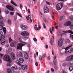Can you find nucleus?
<instances>
[{
    "label": "nucleus",
    "instance_id": "1",
    "mask_svg": "<svg viewBox=\"0 0 73 73\" xmlns=\"http://www.w3.org/2000/svg\"><path fill=\"white\" fill-rule=\"evenodd\" d=\"M22 39L21 38H19L18 39V40H19L20 42L22 43L18 44L17 49H21V50H22V47L23 46H24L26 44L25 42H24L21 40Z\"/></svg>",
    "mask_w": 73,
    "mask_h": 73
},
{
    "label": "nucleus",
    "instance_id": "2",
    "mask_svg": "<svg viewBox=\"0 0 73 73\" xmlns=\"http://www.w3.org/2000/svg\"><path fill=\"white\" fill-rule=\"evenodd\" d=\"M64 25L65 27H68L70 26L69 28L71 30L73 29V24H72V23L70 21H67L65 22L64 24Z\"/></svg>",
    "mask_w": 73,
    "mask_h": 73
},
{
    "label": "nucleus",
    "instance_id": "3",
    "mask_svg": "<svg viewBox=\"0 0 73 73\" xmlns=\"http://www.w3.org/2000/svg\"><path fill=\"white\" fill-rule=\"evenodd\" d=\"M3 60L6 62H9L10 63L12 62V59L10 58L9 56L8 55H6L4 56Z\"/></svg>",
    "mask_w": 73,
    "mask_h": 73
},
{
    "label": "nucleus",
    "instance_id": "4",
    "mask_svg": "<svg viewBox=\"0 0 73 73\" xmlns=\"http://www.w3.org/2000/svg\"><path fill=\"white\" fill-rule=\"evenodd\" d=\"M70 47H71V46H70L69 47H67L65 48H62L63 49H65V53H72V52H73V48H70Z\"/></svg>",
    "mask_w": 73,
    "mask_h": 73
},
{
    "label": "nucleus",
    "instance_id": "5",
    "mask_svg": "<svg viewBox=\"0 0 73 73\" xmlns=\"http://www.w3.org/2000/svg\"><path fill=\"white\" fill-rule=\"evenodd\" d=\"M63 5L64 4L62 2H61L58 4L56 6L57 9L58 10H60L62 9V7H63Z\"/></svg>",
    "mask_w": 73,
    "mask_h": 73
},
{
    "label": "nucleus",
    "instance_id": "6",
    "mask_svg": "<svg viewBox=\"0 0 73 73\" xmlns=\"http://www.w3.org/2000/svg\"><path fill=\"white\" fill-rule=\"evenodd\" d=\"M66 61H71L73 60V55H70L66 59Z\"/></svg>",
    "mask_w": 73,
    "mask_h": 73
},
{
    "label": "nucleus",
    "instance_id": "7",
    "mask_svg": "<svg viewBox=\"0 0 73 73\" xmlns=\"http://www.w3.org/2000/svg\"><path fill=\"white\" fill-rule=\"evenodd\" d=\"M63 41L61 39H60L58 42V45L59 47H61L62 45Z\"/></svg>",
    "mask_w": 73,
    "mask_h": 73
},
{
    "label": "nucleus",
    "instance_id": "8",
    "mask_svg": "<svg viewBox=\"0 0 73 73\" xmlns=\"http://www.w3.org/2000/svg\"><path fill=\"white\" fill-rule=\"evenodd\" d=\"M44 13H49V10L48 7L46 6H44Z\"/></svg>",
    "mask_w": 73,
    "mask_h": 73
},
{
    "label": "nucleus",
    "instance_id": "9",
    "mask_svg": "<svg viewBox=\"0 0 73 73\" xmlns=\"http://www.w3.org/2000/svg\"><path fill=\"white\" fill-rule=\"evenodd\" d=\"M56 58H57V56L56 55H55L53 57V62L55 65H57V60H56Z\"/></svg>",
    "mask_w": 73,
    "mask_h": 73
},
{
    "label": "nucleus",
    "instance_id": "10",
    "mask_svg": "<svg viewBox=\"0 0 73 73\" xmlns=\"http://www.w3.org/2000/svg\"><path fill=\"white\" fill-rule=\"evenodd\" d=\"M6 8H7L8 9H9V11H14V9L11 6L7 5Z\"/></svg>",
    "mask_w": 73,
    "mask_h": 73
},
{
    "label": "nucleus",
    "instance_id": "11",
    "mask_svg": "<svg viewBox=\"0 0 73 73\" xmlns=\"http://www.w3.org/2000/svg\"><path fill=\"white\" fill-rule=\"evenodd\" d=\"M20 28L22 30H26L28 29V27L24 25H21Z\"/></svg>",
    "mask_w": 73,
    "mask_h": 73
},
{
    "label": "nucleus",
    "instance_id": "12",
    "mask_svg": "<svg viewBox=\"0 0 73 73\" xmlns=\"http://www.w3.org/2000/svg\"><path fill=\"white\" fill-rule=\"evenodd\" d=\"M21 35L22 36H29V33L27 31H24L21 33Z\"/></svg>",
    "mask_w": 73,
    "mask_h": 73
},
{
    "label": "nucleus",
    "instance_id": "13",
    "mask_svg": "<svg viewBox=\"0 0 73 73\" xmlns=\"http://www.w3.org/2000/svg\"><path fill=\"white\" fill-rule=\"evenodd\" d=\"M24 57L26 60H28L29 57V55L28 53L26 52H24Z\"/></svg>",
    "mask_w": 73,
    "mask_h": 73
},
{
    "label": "nucleus",
    "instance_id": "14",
    "mask_svg": "<svg viewBox=\"0 0 73 73\" xmlns=\"http://www.w3.org/2000/svg\"><path fill=\"white\" fill-rule=\"evenodd\" d=\"M16 56L18 57H23V55L21 52H17L16 54Z\"/></svg>",
    "mask_w": 73,
    "mask_h": 73
},
{
    "label": "nucleus",
    "instance_id": "15",
    "mask_svg": "<svg viewBox=\"0 0 73 73\" xmlns=\"http://www.w3.org/2000/svg\"><path fill=\"white\" fill-rule=\"evenodd\" d=\"M12 58V59L13 60H15V59H16V58H15V54L13 52H11L10 54Z\"/></svg>",
    "mask_w": 73,
    "mask_h": 73
},
{
    "label": "nucleus",
    "instance_id": "16",
    "mask_svg": "<svg viewBox=\"0 0 73 73\" xmlns=\"http://www.w3.org/2000/svg\"><path fill=\"white\" fill-rule=\"evenodd\" d=\"M21 67L23 70H26L28 68V66L26 65H22Z\"/></svg>",
    "mask_w": 73,
    "mask_h": 73
},
{
    "label": "nucleus",
    "instance_id": "17",
    "mask_svg": "<svg viewBox=\"0 0 73 73\" xmlns=\"http://www.w3.org/2000/svg\"><path fill=\"white\" fill-rule=\"evenodd\" d=\"M12 69L13 70H17V67L16 66H14L12 67Z\"/></svg>",
    "mask_w": 73,
    "mask_h": 73
},
{
    "label": "nucleus",
    "instance_id": "18",
    "mask_svg": "<svg viewBox=\"0 0 73 73\" xmlns=\"http://www.w3.org/2000/svg\"><path fill=\"white\" fill-rule=\"evenodd\" d=\"M19 61L21 64H23V63L24 62V59L22 58H19Z\"/></svg>",
    "mask_w": 73,
    "mask_h": 73
},
{
    "label": "nucleus",
    "instance_id": "19",
    "mask_svg": "<svg viewBox=\"0 0 73 73\" xmlns=\"http://www.w3.org/2000/svg\"><path fill=\"white\" fill-rule=\"evenodd\" d=\"M3 26H4V24L3 23L0 24V31L3 29Z\"/></svg>",
    "mask_w": 73,
    "mask_h": 73
},
{
    "label": "nucleus",
    "instance_id": "20",
    "mask_svg": "<svg viewBox=\"0 0 73 73\" xmlns=\"http://www.w3.org/2000/svg\"><path fill=\"white\" fill-rule=\"evenodd\" d=\"M16 45V43L15 42H13L11 43V47H14Z\"/></svg>",
    "mask_w": 73,
    "mask_h": 73
},
{
    "label": "nucleus",
    "instance_id": "21",
    "mask_svg": "<svg viewBox=\"0 0 73 73\" xmlns=\"http://www.w3.org/2000/svg\"><path fill=\"white\" fill-rule=\"evenodd\" d=\"M6 41V40H2L1 42V44L4 45V44H5V43Z\"/></svg>",
    "mask_w": 73,
    "mask_h": 73
},
{
    "label": "nucleus",
    "instance_id": "22",
    "mask_svg": "<svg viewBox=\"0 0 73 73\" xmlns=\"http://www.w3.org/2000/svg\"><path fill=\"white\" fill-rule=\"evenodd\" d=\"M16 15L19 16L21 18H22V15H21V14L18 13H16Z\"/></svg>",
    "mask_w": 73,
    "mask_h": 73
},
{
    "label": "nucleus",
    "instance_id": "23",
    "mask_svg": "<svg viewBox=\"0 0 73 73\" xmlns=\"http://www.w3.org/2000/svg\"><path fill=\"white\" fill-rule=\"evenodd\" d=\"M68 65V64L66 62H64L62 64V66H63V67H65L66 65Z\"/></svg>",
    "mask_w": 73,
    "mask_h": 73
},
{
    "label": "nucleus",
    "instance_id": "24",
    "mask_svg": "<svg viewBox=\"0 0 73 73\" xmlns=\"http://www.w3.org/2000/svg\"><path fill=\"white\" fill-rule=\"evenodd\" d=\"M15 62L17 65H18L20 66L21 65V64L19 63V60H17L15 61Z\"/></svg>",
    "mask_w": 73,
    "mask_h": 73
},
{
    "label": "nucleus",
    "instance_id": "25",
    "mask_svg": "<svg viewBox=\"0 0 73 73\" xmlns=\"http://www.w3.org/2000/svg\"><path fill=\"white\" fill-rule=\"evenodd\" d=\"M54 42V37H52L51 38V39L50 44H52V42Z\"/></svg>",
    "mask_w": 73,
    "mask_h": 73
},
{
    "label": "nucleus",
    "instance_id": "26",
    "mask_svg": "<svg viewBox=\"0 0 73 73\" xmlns=\"http://www.w3.org/2000/svg\"><path fill=\"white\" fill-rule=\"evenodd\" d=\"M11 3L12 4H13V5H15V6H17V5L16 4V3L13 2V0H11Z\"/></svg>",
    "mask_w": 73,
    "mask_h": 73
},
{
    "label": "nucleus",
    "instance_id": "27",
    "mask_svg": "<svg viewBox=\"0 0 73 73\" xmlns=\"http://www.w3.org/2000/svg\"><path fill=\"white\" fill-rule=\"evenodd\" d=\"M7 72L8 73H12L11 70V69H10V68H8L7 69Z\"/></svg>",
    "mask_w": 73,
    "mask_h": 73
},
{
    "label": "nucleus",
    "instance_id": "28",
    "mask_svg": "<svg viewBox=\"0 0 73 73\" xmlns=\"http://www.w3.org/2000/svg\"><path fill=\"white\" fill-rule=\"evenodd\" d=\"M3 31L4 32V34H5L6 33V28L5 27H3Z\"/></svg>",
    "mask_w": 73,
    "mask_h": 73
},
{
    "label": "nucleus",
    "instance_id": "29",
    "mask_svg": "<svg viewBox=\"0 0 73 73\" xmlns=\"http://www.w3.org/2000/svg\"><path fill=\"white\" fill-rule=\"evenodd\" d=\"M8 23L9 25H11L12 23V21L10 19L8 20Z\"/></svg>",
    "mask_w": 73,
    "mask_h": 73
},
{
    "label": "nucleus",
    "instance_id": "30",
    "mask_svg": "<svg viewBox=\"0 0 73 73\" xmlns=\"http://www.w3.org/2000/svg\"><path fill=\"white\" fill-rule=\"evenodd\" d=\"M70 42V40H69V39H66V42H65V44H67L68 43H69Z\"/></svg>",
    "mask_w": 73,
    "mask_h": 73
},
{
    "label": "nucleus",
    "instance_id": "31",
    "mask_svg": "<svg viewBox=\"0 0 73 73\" xmlns=\"http://www.w3.org/2000/svg\"><path fill=\"white\" fill-rule=\"evenodd\" d=\"M70 30H68V31H63V32L64 33H70Z\"/></svg>",
    "mask_w": 73,
    "mask_h": 73
},
{
    "label": "nucleus",
    "instance_id": "32",
    "mask_svg": "<svg viewBox=\"0 0 73 73\" xmlns=\"http://www.w3.org/2000/svg\"><path fill=\"white\" fill-rule=\"evenodd\" d=\"M3 21H4V19H0V24L3 23H2Z\"/></svg>",
    "mask_w": 73,
    "mask_h": 73
},
{
    "label": "nucleus",
    "instance_id": "33",
    "mask_svg": "<svg viewBox=\"0 0 73 73\" xmlns=\"http://www.w3.org/2000/svg\"><path fill=\"white\" fill-rule=\"evenodd\" d=\"M1 38L2 40H3V39H4L5 38V36L4 35H2L1 36Z\"/></svg>",
    "mask_w": 73,
    "mask_h": 73
},
{
    "label": "nucleus",
    "instance_id": "34",
    "mask_svg": "<svg viewBox=\"0 0 73 73\" xmlns=\"http://www.w3.org/2000/svg\"><path fill=\"white\" fill-rule=\"evenodd\" d=\"M23 39L25 41H26L28 39V37L27 36H25L23 38Z\"/></svg>",
    "mask_w": 73,
    "mask_h": 73
},
{
    "label": "nucleus",
    "instance_id": "35",
    "mask_svg": "<svg viewBox=\"0 0 73 73\" xmlns=\"http://www.w3.org/2000/svg\"><path fill=\"white\" fill-rule=\"evenodd\" d=\"M69 70L70 71H72L73 70V67L72 66H70L69 68Z\"/></svg>",
    "mask_w": 73,
    "mask_h": 73
},
{
    "label": "nucleus",
    "instance_id": "36",
    "mask_svg": "<svg viewBox=\"0 0 73 73\" xmlns=\"http://www.w3.org/2000/svg\"><path fill=\"white\" fill-rule=\"evenodd\" d=\"M3 35V32L2 31H0V37Z\"/></svg>",
    "mask_w": 73,
    "mask_h": 73
},
{
    "label": "nucleus",
    "instance_id": "37",
    "mask_svg": "<svg viewBox=\"0 0 73 73\" xmlns=\"http://www.w3.org/2000/svg\"><path fill=\"white\" fill-rule=\"evenodd\" d=\"M9 42H11L13 41L11 38H9Z\"/></svg>",
    "mask_w": 73,
    "mask_h": 73
},
{
    "label": "nucleus",
    "instance_id": "38",
    "mask_svg": "<svg viewBox=\"0 0 73 73\" xmlns=\"http://www.w3.org/2000/svg\"><path fill=\"white\" fill-rule=\"evenodd\" d=\"M46 53H44L42 56V57L43 58H45V57H46Z\"/></svg>",
    "mask_w": 73,
    "mask_h": 73
},
{
    "label": "nucleus",
    "instance_id": "39",
    "mask_svg": "<svg viewBox=\"0 0 73 73\" xmlns=\"http://www.w3.org/2000/svg\"><path fill=\"white\" fill-rule=\"evenodd\" d=\"M26 19H31V16L29 15H28V16H25Z\"/></svg>",
    "mask_w": 73,
    "mask_h": 73
},
{
    "label": "nucleus",
    "instance_id": "40",
    "mask_svg": "<svg viewBox=\"0 0 73 73\" xmlns=\"http://www.w3.org/2000/svg\"><path fill=\"white\" fill-rule=\"evenodd\" d=\"M54 68L55 69H56V70H57L59 69L58 67V66H56Z\"/></svg>",
    "mask_w": 73,
    "mask_h": 73
},
{
    "label": "nucleus",
    "instance_id": "41",
    "mask_svg": "<svg viewBox=\"0 0 73 73\" xmlns=\"http://www.w3.org/2000/svg\"><path fill=\"white\" fill-rule=\"evenodd\" d=\"M8 51L9 52H11L12 51V48H9L8 50Z\"/></svg>",
    "mask_w": 73,
    "mask_h": 73
},
{
    "label": "nucleus",
    "instance_id": "42",
    "mask_svg": "<svg viewBox=\"0 0 73 73\" xmlns=\"http://www.w3.org/2000/svg\"><path fill=\"white\" fill-rule=\"evenodd\" d=\"M39 60H40V61H41L42 60V57H41V56H39Z\"/></svg>",
    "mask_w": 73,
    "mask_h": 73
},
{
    "label": "nucleus",
    "instance_id": "43",
    "mask_svg": "<svg viewBox=\"0 0 73 73\" xmlns=\"http://www.w3.org/2000/svg\"><path fill=\"white\" fill-rule=\"evenodd\" d=\"M68 64L69 65H73V63H72L68 62Z\"/></svg>",
    "mask_w": 73,
    "mask_h": 73
},
{
    "label": "nucleus",
    "instance_id": "44",
    "mask_svg": "<svg viewBox=\"0 0 73 73\" xmlns=\"http://www.w3.org/2000/svg\"><path fill=\"white\" fill-rule=\"evenodd\" d=\"M6 65L7 66H11V64H10V63H7Z\"/></svg>",
    "mask_w": 73,
    "mask_h": 73
},
{
    "label": "nucleus",
    "instance_id": "45",
    "mask_svg": "<svg viewBox=\"0 0 73 73\" xmlns=\"http://www.w3.org/2000/svg\"><path fill=\"white\" fill-rule=\"evenodd\" d=\"M49 31L51 34H53V33H52V29L50 28Z\"/></svg>",
    "mask_w": 73,
    "mask_h": 73
},
{
    "label": "nucleus",
    "instance_id": "46",
    "mask_svg": "<svg viewBox=\"0 0 73 73\" xmlns=\"http://www.w3.org/2000/svg\"><path fill=\"white\" fill-rule=\"evenodd\" d=\"M20 8L21 9H22L23 8V4H21L20 5Z\"/></svg>",
    "mask_w": 73,
    "mask_h": 73
},
{
    "label": "nucleus",
    "instance_id": "47",
    "mask_svg": "<svg viewBox=\"0 0 73 73\" xmlns=\"http://www.w3.org/2000/svg\"><path fill=\"white\" fill-rule=\"evenodd\" d=\"M69 33H70V34H72V35H73V31L71 30H70Z\"/></svg>",
    "mask_w": 73,
    "mask_h": 73
},
{
    "label": "nucleus",
    "instance_id": "48",
    "mask_svg": "<svg viewBox=\"0 0 73 73\" xmlns=\"http://www.w3.org/2000/svg\"><path fill=\"white\" fill-rule=\"evenodd\" d=\"M43 26L44 27V28L45 29V28H46V27L45 26V24H44V23L43 24Z\"/></svg>",
    "mask_w": 73,
    "mask_h": 73
},
{
    "label": "nucleus",
    "instance_id": "49",
    "mask_svg": "<svg viewBox=\"0 0 73 73\" xmlns=\"http://www.w3.org/2000/svg\"><path fill=\"white\" fill-rule=\"evenodd\" d=\"M10 15H14V12H11Z\"/></svg>",
    "mask_w": 73,
    "mask_h": 73
},
{
    "label": "nucleus",
    "instance_id": "50",
    "mask_svg": "<svg viewBox=\"0 0 73 73\" xmlns=\"http://www.w3.org/2000/svg\"><path fill=\"white\" fill-rule=\"evenodd\" d=\"M45 47L46 49H48V45H46L45 46Z\"/></svg>",
    "mask_w": 73,
    "mask_h": 73
},
{
    "label": "nucleus",
    "instance_id": "51",
    "mask_svg": "<svg viewBox=\"0 0 73 73\" xmlns=\"http://www.w3.org/2000/svg\"><path fill=\"white\" fill-rule=\"evenodd\" d=\"M34 29H35V30H36V31H38V28H37V27H34Z\"/></svg>",
    "mask_w": 73,
    "mask_h": 73
},
{
    "label": "nucleus",
    "instance_id": "52",
    "mask_svg": "<svg viewBox=\"0 0 73 73\" xmlns=\"http://www.w3.org/2000/svg\"><path fill=\"white\" fill-rule=\"evenodd\" d=\"M50 60V57L48 56L47 58V60Z\"/></svg>",
    "mask_w": 73,
    "mask_h": 73
},
{
    "label": "nucleus",
    "instance_id": "53",
    "mask_svg": "<svg viewBox=\"0 0 73 73\" xmlns=\"http://www.w3.org/2000/svg\"><path fill=\"white\" fill-rule=\"evenodd\" d=\"M3 55H4L3 54H0V57H2Z\"/></svg>",
    "mask_w": 73,
    "mask_h": 73
},
{
    "label": "nucleus",
    "instance_id": "54",
    "mask_svg": "<svg viewBox=\"0 0 73 73\" xmlns=\"http://www.w3.org/2000/svg\"><path fill=\"white\" fill-rule=\"evenodd\" d=\"M28 12L29 13H31V11H30V9H28Z\"/></svg>",
    "mask_w": 73,
    "mask_h": 73
},
{
    "label": "nucleus",
    "instance_id": "55",
    "mask_svg": "<svg viewBox=\"0 0 73 73\" xmlns=\"http://www.w3.org/2000/svg\"><path fill=\"white\" fill-rule=\"evenodd\" d=\"M46 3L48 5H50V4H49V2H48L47 1H46Z\"/></svg>",
    "mask_w": 73,
    "mask_h": 73
},
{
    "label": "nucleus",
    "instance_id": "56",
    "mask_svg": "<svg viewBox=\"0 0 73 73\" xmlns=\"http://www.w3.org/2000/svg\"><path fill=\"white\" fill-rule=\"evenodd\" d=\"M51 71L52 72H54V69H53V68H52L51 69Z\"/></svg>",
    "mask_w": 73,
    "mask_h": 73
},
{
    "label": "nucleus",
    "instance_id": "57",
    "mask_svg": "<svg viewBox=\"0 0 73 73\" xmlns=\"http://www.w3.org/2000/svg\"><path fill=\"white\" fill-rule=\"evenodd\" d=\"M38 30H40V29H41V27H40V26H39V25L38 26Z\"/></svg>",
    "mask_w": 73,
    "mask_h": 73
},
{
    "label": "nucleus",
    "instance_id": "58",
    "mask_svg": "<svg viewBox=\"0 0 73 73\" xmlns=\"http://www.w3.org/2000/svg\"><path fill=\"white\" fill-rule=\"evenodd\" d=\"M52 55H54V52H53V50H52Z\"/></svg>",
    "mask_w": 73,
    "mask_h": 73
},
{
    "label": "nucleus",
    "instance_id": "59",
    "mask_svg": "<svg viewBox=\"0 0 73 73\" xmlns=\"http://www.w3.org/2000/svg\"><path fill=\"white\" fill-rule=\"evenodd\" d=\"M29 21H30V23H32V19H30Z\"/></svg>",
    "mask_w": 73,
    "mask_h": 73
},
{
    "label": "nucleus",
    "instance_id": "60",
    "mask_svg": "<svg viewBox=\"0 0 73 73\" xmlns=\"http://www.w3.org/2000/svg\"><path fill=\"white\" fill-rule=\"evenodd\" d=\"M6 13L7 14H8L9 13V11H6Z\"/></svg>",
    "mask_w": 73,
    "mask_h": 73
},
{
    "label": "nucleus",
    "instance_id": "61",
    "mask_svg": "<svg viewBox=\"0 0 73 73\" xmlns=\"http://www.w3.org/2000/svg\"><path fill=\"white\" fill-rule=\"evenodd\" d=\"M34 41H37V39H36V38H35L33 39Z\"/></svg>",
    "mask_w": 73,
    "mask_h": 73
},
{
    "label": "nucleus",
    "instance_id": "62",
    "mask_svg": "<svg viewBox=\"0 0 73 73\" xmlns=\"http://www.w3.org/2000/svg\"><path fill=\"white\" fill-rule=\"evenodd\" d=\"M35 65L36 66H37L38 65V63H37V62L35 63Z\"/></svg>",
    "mask_w": 73,
    "mask_h": 73
},
{
    "label": "nucleus",
    "instance_id": "63",
    "mask_svg": "<svg viewBox=\"0 0 73 73\" xmlns=\"http://www.w3.org/2000/svg\"><path fill=\"white\" fill-rule=\"evenodd\" d=\"M55 27L56 29H58V26H55Z\"/></svg>",
    "mask_w": 73,
    "mask_h": 73
},
{
    "label": "nucleus",
    "instance_id": "64",
    "mask_svg": "<svg viewBox=\"0 0 73 73\" xmlns=\"http://www.w3.org/2000/svg\"><path fill=\"white\" fill-rule=\"evenodd\" d=\"M49 73V70H47L46 71V73Z\"/></svg>",
    "mask_w": 73,
    "mask_h": 73
}]
</instances>
